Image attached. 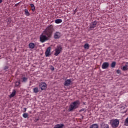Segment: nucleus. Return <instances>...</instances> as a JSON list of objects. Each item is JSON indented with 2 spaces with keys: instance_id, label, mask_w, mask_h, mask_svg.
<instances>
[{
  "instance_id": "obj_1",
  "label": "nucleus",
  "mask_w": 128,
  "mask_h": 128,
  "mask_svg": "<svg viewBox=\"0 0 128 128\" xmlns=\"http://www.w3.org/2000/svg\"><path fill=\"white\" fill-rule=\"evenodd\" d=\"M52 32H54V26L52 25L48 26L44 31V34L46 35L42 34L40 36V42L44 43L46 42V40H48V38H50L52 36Z\"/></svg>"
},
{
  "instance_id": "obj_2",
  "label": "nucleus",
  "mask_w": 128,
  "mask_h": 128,
  "mask_svg": "<svg viewBox=\"0 0 128 128\" xmlns=\"http://www.w3.org/2000/svg\"><path fill=\"white\" fill-rule=\"evenodd\" d=\"M80 104V102L78 100L72 102L68 107V112H74V110L78 108Z\"/></svg>"
},
{
  "instance_id": "obj_3",
  "label": "nucleus",
  "mask_w": 128,
  "mask_h": 128,
  "mask_svg": "<svg viewBox=\"0 0 128 128\" xmlns=\"http://www.w3.org/2000/svg\"><path fill=\"white\" fill-rule=\"evenodd\" d=\"M110 124L114 128H116L120 124V120L118 119H112L110 120Z\"/></svg>"
},
{
  "instance_id": "obj_4",
  "label": "nucleus",
  "mask_w": 128,
  "mask_h": 128,
  "mask_svg": "<svg viewBox=\"0 0 128 128\" xmlns=\"http://www.w3.org/2000/svg\"><path fill=\"white\" fill-rule=\"evenodd\" d=\"M62 46L58 45L56 46V48L55 49V53L54 56H58L60 54V52H62Z\"/></svg>"
},
{
  "instance_id": "obj_5",
  "label": "nucleus",
  "mask_w": 128,
  "mask_h": 128,
  "mask_svg": "<svg viewBox=\"0 0 128 128\" xmlns=\"http://www.w3.org/2000/svg\"><path fill=\"white\" fill-rule=\"evenodd\" d=\"M28 76H25L24 74H21L20 80V82H21L23 84H26V82H28Z\"/></svg>"
},
{
  "instance_id": "obj_6",
  "label": "nucleus",
  "mask_w": 128,
  "mask_h": 128,
  "mask_svg": "<svg viewBox=\"0 0 128 128\" xmlns=\"http://www.w3.org/2000/svg\"><path fill=\"white\" fill-rule=\"evenodd\" d=\"M96 24H98V22H96V20L92 22L90 25V30H94V28L96 26Z\"/></svg>"
},
{
  "instance_id": "obj_7",
  "label": "nucleus",
  "mask_w": 128,
  "mask_h": 128,
  "mask_svg": "<svg viewBox=\"0 0 128 128\" xmlns=\"http://www.w3.org/2000/svg\"><path fill=\"white\" fill-rule=\"evenodd\" d=\"M46 82H41L39 84V88L42 90H46Z\"/></svg>"
},
{
  "instance_id": "obj_8",
  "label": "nucleus",
  "mask_w": 128,
  "mask_h": 128,
  "mask_svg": "<svg viewBox=\"0 0 128 128\" xmlns=\"http://www.w3.org/2000/svg\"><path fill=\"white\" fill-rule=\"evenodd\" d=\"M64 84L65 86H70V84H72V80H70V79H67L65 80Z\"/></svg>"
},
{
  "instance_id": "obj_9",
  "label": "nucleus",
  "mask_w": 128,
  "mask_h": 128,
  "mask_svg": "<svg viewBox=\"0 0 128 128\" xmlns=\"http://www.w3.org/2000/svg\"><path fill=\"white\" fill-rule=\"evenodd\" d=\"M110 64L108 63V62H104L102 64V70H106V68H108Z\"/></svg>"
},
{
  "instance_id": "obj_10",
  "label": "nucleus",
  "mask_w": 128,
  "mask_h": 128,
  "mask_svg": "<svg viewBox=\"0 0 128 128\" xmlns=\"http://www.w3.org/2000/svg\"><path fill=\"white\" fill-rule=\"evenodd\" d=\"M62 36V34L60 32H57L54 34V38L56 40H58V38H60Z\"/></svg>"
},
{
  "instance_id": "obj_11",
  "label": "nucleus",
  "mask_w": 128,
  "mask_h": 128,
  "mask_svg": "<svg viewBox=\"0 0 128 128\" xmlns=\"http://www.w3.org/2000/svg\"><path fill=\"white\" fill-rule=\"evenodd\" d=\"M50 50H51V48L50 47H48L47 48V49L46 50V51L45 52V56H50Z\"/></svg>"
},
{
  "instance_id": "obj_12",
  "label": "nucleus",
  "mask_w": 128,
  "mask_h": 128,
  "mask_svg": "<svg viewBox=\"0 0 128 128\" xmlns=\"http://www.w3.org/2000/svg\"><path fill=\"white\" fill-rule=\"evenodd\" d=\"M64 124H56L54 128H64Z\"/></svg>"
},
{
  "instance_id": "obj_13",
  "label": "nucleus",
  "mask_w": 128,
  "mask_h": 128,
  "mask_svg": "<svg viewBox=\"0 0 128 128\" xmlns=\"http://www.w3.org/2000/svg\"><path fill=\"white\" fill-rule=\"evenodd\" d=\"M28 46L31 50L34 48V46H36V44L34 42H30L28 44Z\"/></svg>"
},
{
  "instance_id": "obj_14",
  "label": "nucleus",
  "mask_w": 128,
  "mask_h": 128,
  "mask_svg": "<svg viewBox=\"0 0 128 128\" xmlns=\"http://www.w3.org/2000/svg\"><path fill=\"white\" fill-rule=\"evenodd\" d=\"M24 12L25 16H30V13L28 9L24 10Z\"/></svg>"
},
{
  "instance_id": "obj_15",
  "label": "nucleus",
  "mask_w": 128,
  "mask_h": 128,
  "mask_svg": "<svg viewBox=\"0 0 128 128\" xmlns=\"http://www.w3.org/2000/svg\"><path fill=\"white\" fill-rule=\"evenodd\" d=\"M16 94V90H13L12 93L10 94V98H14Z\"/></svg>"
},
{
  "instance_id": "obj_16",
  "label": "nucleus",
  "mask_w": 128,
  "mask_h": 128,
  "mask_svg": "<svg viewBox=\"0 0 128 128\" xmlns=\"http://www.w3.org/2000/svg\"><path fill=\"white\" fill-rule=\"evenodd\" d=\"M122 70L126 71L128 70V62H126L124 66L122 67Z\"/></svg>"
},
{
  "instance_id": "obj_17",
  "label": "nucleus",
  "mask_w": 128,
  "mask_h": 128,
  "mask_svg": "<svg viewBox=\"0 0 128 128\" xmlns=\"http://www.w3.org/2000/svg\"><path fill=\"white\" fill-rule=\"evenodd\" d=\"M102 126L103 127V128H110V126H108V124H104L102 122L101 124Z\"/></svg>"
},
{
  "instance_id": "obj_18",
  "label": "nucleus",
  "mask_w": 128,
  "mask_h": 128,
  "mask_svg": "<svg viewBox=\"0 0 128 128\" xmlns=\"http://www.w3.org/2000/svg\"><path fill=\"white\" fill-rule=\"evenodd\" d=\"M20 80H17L15 83V86H20Z\"/></svg>"
},
{
  "instance_id": "obj_19",
  "label": "nucleus",
  "mask_w": 128,
  "mask_h": 128,
  "mask_svg": "<svg viewBox=\"0 0 128 128\" xmlns=\"http://www.w3.org/2000/svg\"><path fill=\"white\" fill-rule=\"evenodd\" d=\"M33 92L34 94H38L40 92L38 90V88L36 87L33 89Z\"/></svg>"
},
{
  "instance_id": "obj_20",
  "label": "nucleus",
  "mask_w": 128,
  "mask_h": 128,
  "mask_svg": "<svg viewBox=\"0 0 128 128\" xmlns=\"http://www.w3.org/2000/svg\"><path fill=\"white\" fill-rule=\"evenodd\" d=\"M84 48H85V50H88L90 48V45L86 43L84 46Z\"/></svg>"
},
{
  "instance_id": "obj_21",
  "label": "nucleus",
  "mask_w": 128,
  "mask_h": 128,
  "mask_svg": "<svg viewBox=\"0 0 128 128\" xmlns=\"http://www.w3.org/2000/svg\"><path fill=\"white\" fill-rule=\"evenodd\" d=\"M30 7L32 8V12H34L36 10V7L34 6V4H30Z\"/></svg>"
},
{
  "instance_id": "obj_22",
  "label": "nucleus",
  "mask_w": 128,
  "mask_h": 128,
  "mask_svg": "<svg viewBox=\"0 0 128 128\" xmlns=\"http://www.w3.org/2000/svg\"><path fill=\"white\" fill-rule=\"evenodd\" d=\"M62 22V19H57L55 20L56 24H60Z\"/></svg>"
},
{
  "instance_id": "obj_23",
  "label": "nucleus",
  "mask_w": 128,
  "mask_h": 128,
  "mask_svg": "<svg viewBox=\"0 0 128 128\" xmlns=\"http://www.w3.org/2000/svg\"><path fill=\"white\" fill-rule=\"evenodd\" d=\"M116 62H113L111 64V68H115L116 67Z\"/></svg>"
},
{
  "instance_id": "obj_24",
  "label": "nucleus",
  "mask_w": 128,
  "mask_h": 128,
  "mask_svg": "<svg viewBox=\"0 0 128 128\" xmlns=\"http://www.w3.org/2000/svg\"><path fill=\"white\" fill-rule=\"evenodd\" d=\"M22 116L24 118H26L28 117V113H24L22 114Z\"/></svg>"
},
{
  "instance_id": "obj_25",
  "label": "nucleus",
  "mask_w": 128,
  "mask_h": 128,
  "mask_svg": "<svg viewBox=\"0 0 128 128\" xmlns=\"http://www.w3.org/2000/svg\"><path fill=\"white\" fill-rule=\"evenodd\" d=\"M9 68H10V66H6L4 68V70H6V72H8Z\"/></svg>"
},
{
  "instance_id": "obj_26",
  "label": "nucleus",
  "mask_w": 128,
  "mask_h": 128,
  "mask_svg": "<svg viewBox=\"0 0 128 128\" xmlns=\"http://www.w3.org/2000/svg\"><path fill=\"white\" fill-rule=\"evenodd\" d=\"M124 124L125 126H128V117L125 120Z\"/></svg>"
},
{
  "instance_id": "obj_27",
  "label": "nucleus",
  "mask_w": 128,
  "mask_h": 128,
  "mask_svg": "<svg viewBox=\"0 0 128 128\" xmlns=\"http://www.w3.org/2000/svg\"><path fill=\"white\" fill-rule=\"evenodd\" d=\"M7 22H8V24H10V22H12V20H10V19L8 20Z\"/></svg>"
},
{
  "instance_id": "obj_28",
  "label": "nucleus",
  "mask_w": 128,
  "mask_h": 128,
  "mask_svg": "<svg viewBox=\"0 0 128 128\" xmlns=\"http://www.w3.org/2000/svg\"><path fill=\"white\" fill-rule=\"evenodd\" d=\"M50 70H51L54 72V67L53 66H51Z\"/></svg>"
},
{
  "instance_id": "obj_29",
  "label": "nucleus",
  "mask_w": 128,
  "mask_h": 128,
  "mask_svg": "<svg viewBox=\"0 0 128 128\" xmlns=\"http://www.w3.org/2000/svg\"><path fill=\"white\" fill-rule=\"evenodd\" d=\"M116 72H117V74H120V70H117Z\"/></svg>"
},
{
  "instance_id": "obj_30",
  "label": "nucleus",
  "mask_w": 128,
  "mask_h": 128,
  "mask_svg": "<svg viewBox=\"0 0 128 128\" xmlns=\"http://www.w3.org/2000/svg\"><path fill=\"white\" fill-rule=\"evenodd\" d=\"M38 120H40V119L36 118L34 120V122H38Z\"/></svg>"
},
{
  "instance_id": "obj_31",
  "label": "nucleus",
  "mask_w": 128,
  "mask_h": 128,
  "mask_svg": "<svg viewBox=\"0 0 128 128\" xmlns=\"http://www.w3.org/2000/svg\"><path fill=\"white\" fill-rule=\"evenodd\" d=\"M24 112H26V108H24Z\"/></svg>"
},
{
  "instance_id": "obj_32",
  "label": "nucleus",
  "mask_w": 128,
  "mask_h": 128,
  "mask_svg": "<svg viewBox=\"0 0 128 128\" xmlns=\"http://www.w3.org/2000/svg\"><path fill=\"white\" fill-rule=\"evenodd\" d=\"M84 108H82V109L80 110V112H84Z\"/></svg>"
},
{
  "instance_id": "obj_33",
  "label": "nucleus",
  "mask_w": 128,
  "mask_h": 128,
  "mask_svg": "<svg viewBox=\"0 0 128 128\" xmlns=\"http://www.w3.org/2000/svg\"><path fill=\"white\" fill-rule=\"evenodd\" d=\"M76 12V8L74 10V14Z\"/></svg>"
},
{
  "instance_id": "obj_34",
  "label": "nucleus",
  "mask_w": 128,
  "mask_h": 128,
  "mask_svg": "<svg viewBox=\"0 0 128 128\" xmlns=\"http://www.w3.org/2000/svg\"><path fill=\"white\" fill-rule=\"evenodd\" d=\"M20 3H17L16 4V6H18Z\"/></svg>"
},
{
  "instance_id": "obj_35",
  "label": "nucleus",
  "mask_w": 128,
  "mask_h": 128,
  "mask_svg": "<svg viewBox=\"0 0 128 128\" xmlns=\"http://www.w3.org/2000/svg\"><path fill=\"white\" fill-rule=\"evenodd\" d=\"M2 0H0V4H2Z\"/></svg>"
},
{
  "instance_id": "obj_36",
  "label": "nucleus",
  "mask_w": 128,
  "mask_h": 128,
  "mask_svg": "<svg viewBox=\"0 0 128 128\" xmlns=\"http://www.w3.org/2000/svg\"><path fill=\"white\" fill-rule=\"evenodd\" d=\"M12 26H14V24H12Z\"/></svg>"
}]
</instances>
